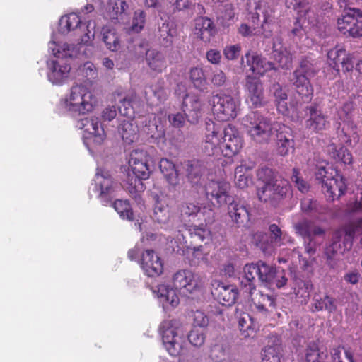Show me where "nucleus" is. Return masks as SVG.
<instances>
[{
    "mask_svg": "<svg viewBox=\"0 0 362 362\" xmlns=\"http://www.w3.org/2000/svg\"><path fill=\"white\" fill-rule=\"evenodd\" d=\"M205 145L204 151L209 155H214L218 151L220 144L219 133L222 129L219 124L211 119H206L204 124Z\"/></svg>",
    "mask_w": 362,
    "mask_h": 362,
    "instance_id": "a211bd4d",
    "label": "nucleus"
},
{
    "mask_svg": "<svg viewBox=\"0 0 362 362\" xmlns=\"http://www.w3.org/2000/svg\"><path fill=\"white\" fill-rule=\"evenodd\" d=\"M146 133L150 136L155 139H160L165 137V129L161 124H156V122L150 124L147 127Z\"/></svg>",
    "mask_w": 362,
    "mask_h": 362,
    "instance_id": "e2e57ef3",
    "label": "nucleus"
},
{
    "mask_svg": "<svg viewBox=\"0 0 362 362\" xmlns=\"http://www.w3.org/2000/svg\"><path fill=\"white\" fill-rule=\"evenodd\" d=\"M296 286L298 287L296 294L300 295L306 300L310 298V293L313 289V285L310 280L295 279Z\"/></svg>",
    "mask_w": 362,
    "mask_h": 362,
    "instance_id": "864d4df0",
    "label": "nucleus"
},
{
    "mask_svg": "<svg viewBox=\"0 0 362 362\" xmlns=\"http://www.w3.org/2000/svg\"><path fill=\"white\" fill-rule=\"evenodd\" d=\"M257 177L258 180L262 181V185L272 183L276 180H281V178H276L272 169L267 167L259 168L257 170Z\"/></svg>",
    "mask_w": 362,
    "mask_h": 362,
    "instance_id": "6e6d98bb",
    "label": "nucleus"
},
{
    "mask_svg": "<svg viewBox=\"0 0 362 362\" xmlns=\"http://www.w3.org/2000/svg\"><path fill=\"white\" fill-rule=\"evenodd\" d=\"M258 280L266 286H272L273 280L276 276V267L259 260L257 262Z\"/></svg>",
    "mask_w": 362,
    "mask_h": 362,
    "instance_id": "e433bc0d",
    "label": "nucleus"
},
{
    "mask_svg": "<svg viewBox=\"0 0 362 362\" xmlns=\"http://www.w3.org/2000/svg\"><path fill=\"white\" fill-rule=\"evenodd\" d=\"M291 179L299 191L305 193L309 190V185L299 175V171L293 168Z\"/></svg>",
    "mask_w": 362,
    "mask_h": 362,
    "instance_id": "680f3d73",
    "label": "nucleus"
},
{
    "mask_svg": "<svg viewBox=\"0 0 362 362\" xmlns=\"http://www.w3.org/2000/svg\"><path fill=\"white\" fill-rule=\"evenodd\" d=\"M305 35V30L300 20L297 19L291 28L289 36L293 38V40L297 42L298 40L300 39Z\"/></svg>",
    "mask_w": 362,
    "mask_h": 362,
    "instance_id": "774afa93",
    "label": "nucleus"
},
{
    "mask_svg": "<svg viewBox=\"0 0 362 362\" xmlns=\"http://www.w3.org/2000/svg\"><path fill=\"white\" fill-rule=\"evenodd\" d=\"M291 186L286 180H276L272 183L259 185L257 189V195L262 202L276 206L286 196Z\"/></svg>",
    "mask_w": 362,
    "mask_h": 362,
    "instance_id": "423d86ee",
    "label": "nucleus"
},
{
    "mask_svg": "<svg viewBox=\"0 0 362 362\" xmlns=\"http://www.w3.org/2000/svg\"><path fill=\"white\" fill-rule=\"evenodd\" d=\"M283 356L281 340L276 336H272L264 349L262 362H281Z\"/></svg>",
    "mask_w": 362,
    "mask_h": 362,
    "instance_id": "c756f323",
    "label": "nucleus"
},
{
    "mask_svg": "<svg viewBox=\"0 0 362 362\" xmlns=\"http://www.w3.org/2000/svg\"><path fill=\"white\" fill-rule=\"evenodd\" d=\"M241 51V46L238 44L228 45L223 49V54L228 60H235L238 58Z\"/></svg>",
    "mask_w": 362,
    "mask_h": 362,
    "instance_id": "338daca9",
    "label": "nucleus"
},
{
    "mask_svg": "<svg viewBox=\"0 0 362 362\" xmlns=\"http://www.w3.org/2000/svg\"><path fill=\"white\" fill-rule=\"evenodd\" d=\"M303 117H307L305 127L314 132H320L327 129L329 122L327 115L322 113L319 106L314 103L305 107Z\"/></svg>",
    "mask_w": 362,
    "mask_h": 362,
    "instance_id": "f8f14e48",
    "label": "nucleus"
},
{
    "mask_svg": "<svg viewBox=\"0 0 362 362\" xmlns=\"http://www.w3.org/2000/svg\"><path fill=\"white\" fill-rule=\"evenodd\" d=\"M256 276H258L257 262L246 264L243 267V276L241 281V286L245 289V291L248 292L250 294H252V291L256 290Z\"/></svg>",
    "mask_w": 362,
    "mask_h": 362,
    "instance_id": "2f4dec72",
    "label": "nucleus"
},
{
    "mask_svg": "<svg viewBox=\"0 0 362 362\" xmlns=\"http://www.w3.org/2000/svg\"><path fill=\"white\" fill-rule=\"evenodd\" d=\"M263 23L260 28H252L245 23H243L238 28L239 33L243 37H251L257 34H262L265 37H269L272 35V30L270 28V16L267 12L262 11Z\"/></svg>",
    "mask_w": 362,
    "mask_h": 362,
    "instance_id": "c85d7f7f",
    "label": "nucleus"
},
{
    "mask_svg": "<svg viewBox=\"0 0 362 362\" xmlns=\"http://www.w3.org/2000/svg\"><path fill=\"white\" fill-rule=\"evenodd\" d=\"M272 54L281 68L288 69L292 66L293 54L289 47L283 45L280 37L273 39Z\"/></svg>",
    "mask_w": 362,
    "mask_h": 362,
    "instance_id": "412c9836",
    "label": "nucleus"
},
{
    "mask_svg": "<svg viewBox=\"0 0 362 362\" xmlns=\"http://www.w3.org/2000/svg\"><path fill=\"white\" fill-rule=\"evenodd\" d=\"M339 30L352 37H362V12L358 8H345L337 19Z\"/></svg>",
    "mask_w": 362,
    "mask_h": 362,
    "instance_id": "0eeeda50",
    "label": "nucleus"
},
{
    "mask_svg": "<svg viewBox=\"0 0 362 362\" xmlns=\"http://www.w3.org/2000/svg\"><path fill=\"white\" fill-rule=\"evenodd\" d=\"M214 28L213 21L207 17H199L195 19V35L203 41H209Z\"/></svg>",
    "mask_w": 362,
    "mask_h": 362,
    "instance_id": "c9c22d12",
    "label": "nucleus"
},
{
    "mask_svg": "<svg viewBox=\"0 0 362 362\" xmlns=\"http://www.w3.org/2000/svg\"><path fill=\"white\" fill-rule=\"evenodd\" d=\"M117 130L126 144H130L139 137V128L134 121L124 119L118 126Z\"/></svg>",
    "mask_w": 362,
    "mask_h": 362,
    "instance_id": "f704fd0d",
    "label": "nucleus"
},
{
    "mask_svg": "<svg viewBox=\"0 0 362 362\" xmlns=\"http://www.w3.org/2000/svg\"><path fill=\"white\" fill-rule=\"evenodd\" d=\"M146 179L137 176L133 172L132 173H129L125 180L124 187L129 194L136 199L139 193L144 190L145 187L142 181Z\"/></svg>",
    "mask_w": 362,
    "mask_h": 362,
    "instance_id": "58836bf2",
    "label": "nucleus"
},
{
    "mask_svg": "<svg viewBox=\"0 0 362 362\" xmlns=\"http://www.w3.org/2000/svg\"><path fill=\"white\" fill-rule=\"evenodd\" d=\"M276 151L281 156L288 155L294 150V136L292 129L283 124H280L274 134Z\"/></svg>",
    "mask_w": 362,
    "mask_h": 362,
    "instance_id": "2eb2a0df",
    "label": "nucleus"
},
{
    "mask_svg": "<svg viewBox=\"0 0 362 362\" xmlns=\"http://www.w3.org/2000/svg\"><path fill=\"white\" fill-rule=\"evenodd\" d=\"M303 24L307 23L308 25H310V28H321L318 16L313 11H307L303 17Z\"/></svg>",
    "mask_w": 362,
    "mask_h": 362,
    "instance_id": "0e129e2a",
    "label": "nucleus"
},
{
    "mask_svg": "<svg viewBox=\"0 0 362 362\" xmlns=\"http://www.w3.org/2000/svg\"><path fill=\"white\" fill-rule=\"evenodd\" d=\"M163 83V82L158 81L149 87V91H145L147 100L151 98V96H148V93H152L158 103H163L167 99V91Z\"/></svg>",
    "mask_w": 362,
    "mask_h": 362,
    "instance_id": "603ef678",
    "label": "nucleus"
},
{
    "mask_svg": "<svg viewBox=\"0 0 362 362\" xmlns=\"http://www.w3.org/2000/svg\"><path fill=\"white\" fill-rule=\"evenodd\" d=\"M296 233L303 239L305 252L314 255L322 243L326 230L308 219H303L293 225Z\"/></svg>",
    "mask_w": 362,
    "mask_h": 362,
    "instance_id": "20e7f679",
    "label": "nucleus"
},
{
    "mask_svg": "<svg viewBox=\"0 0 362 362\" xmlns=\"http://www.w3.org/2000/svg\"><path fill=\"white\" fill-rule=\"evenodd\" d=\"M146 14L141 10H137L134 12L132 29L136 33H139L144 27Z\"/></svg>",
    "mask_w": 362,
    "mask_h": 362,
    "instance_id": "bf43d9fd",
    "label": "nucleus"
},
{
    "mask_svg": "<svg viewBox=\"0 0 362 362\" xmlns=\"http://www.w3.org/2000/svg\"><path fill=\"white\" fill-rule=\"evenodd\" d=\"M129 165L132 172L141 178H148L153 169L151 156L143 148L134 149L131 152Z\"/></svg>",
    "mask_w": 362,
    "mask_h": 362,
    "instance_id": "1a4fd4ad",
    "label": "nucleus"
},
{
    "mask_svg": "<svg viewBox=\"0 0 362 362\" xmlns=\"http://www.w3.org/2000/svg\"><path fill=\"white\" fill-rule=\"evenodd\" d=\"M271 90L275 98L278 110L284 115L287 114L288 108L286 103V92L282 89L281 85L278 83L272 85Z\"/></svg>",
    "mask_w": 362,
    "mask_h": 362,
    "instance_id": "49530a36",
    "label": "nucleus"
},
{
    "mask_svg": "<svg viewBox=\"0 0 362 362\" xmlns=\"http://www.w3.org/2000/svg\"><path fill=\"white\" fill-rule=\"evenodd\" d=\"M189 341L194 346L199 347L205 341V334L202 329L194 327L187 335Z\"/></svg>",
    "mask_w": 362,
    "mask_h": 362,
    "instance_id": "4d7b16f0",
    "label": "nucleus"
},
{
    "mask_svg": "<svg viewBox=\"0 0 362 362\" xmlns=\"http://www.w3.org/2000/svg\"><path fill=\"white\" fill-rule=\"evenodd\" d=\"M329 65L339 71V64H341L344 71L349 72L354 69V57L347 53L341 46H336L327 52Z\"/></svg>",
    "mask_w": 362,
    "mask_h": 362,
    "instance_id": "f3484780",
    "label": "nucleus"
},
{
    "mask_svg": "<svg viewBox=\"0 0 362 362\" xmlns=\"http://www.w3.org/2000/svg\"><path fill=\"white\" fill-rule=\"evenodd\" d=\"M180 217L184 221H189L194 217L202 216L206 225L214 223L215 220L214 211L209 208H202L198 204L191 202H183L179 206Z\"/></svg>",
    "mask_w": 362,
    "mask_h": 362,
    "instance_id": "4468645a",
    "label": "nucleus"
},
{
    "mask_svg": "<svg viewBox=\"0 0 362 362\" xmlns=\"http://www.w3.org/2000/svg\"><path fill=\"white\" fill-rule=\"evenodd\" d=\"M212 286L211 293L220 303L228 306L235 303L238 297L237 288L219 281H214Z\"/></svg>",
    "mask_w": 362,
    "mask_h": 362,
    "instance_id": "aec40b11",
    "label": "nucleus"
},
{
    "mask_svg": "<svg viewBox=\"0 0 362 362\" xmlns=\"http://www.w3.org/2000/svg\"><path fill=\"white\" fill-rule=\"evenodd\" d=\"M227 204L228 214L237 227L244 226L249 222V211L243 203L233 197Z\"/></svg>",
    "mask_w": 362,
    "mask_h": 362,
    "instance_id": "b1692460",
    "label": "nucleus"
},
{
    "mask_svg": "<svg viewBox=\"0 0 362 362\" xmlns=\"http://www.w3.org/2000/svg\"><path fill=\"white\" fill-rule=\"evenodd\" d=\"M315 74L314 61L308 57H304L290 77V81L296 92L305 101H310L312 98L313 88L310 83V78L313 77Z\"/></svg>",
    "mask_w": 362,
    "mask_h": 362,
    "instance_id": "7ed1b4c3",
    "label": "nucleus"
},
{
    "mask_svg": "<svg viewBox=\"0 0 362 362\" xmlns=\"http://www.w3.org/2000/svg\"><path fill=\"white\" fill-rule=\"evenodd\" d=\"M230 183L226 181H211L205 187L206 195L214 205L227 204L233 198L229 194Z\"/></svg>",
    "mask_w": 362,
    "mask_h": 362,
    "instance_id": "9b49d317",
    "label": "nucleus"
},
{
    "mask_svg": "<svg viewBox=\"0 0 362 362\" xmlns=\"http://www.w3.org/2000/svg\"><path fill=\"white\" fill-rule=\"evenodd\" d=\"M340 348L333 349L331 351L333 362H354L353 354L349 350Z\"/></svg>",
    "mask_w": 362,
    "mask_h": 362,
    "instance_id": "5fc2aeb1",
    "label": "nucleus"
},
{
    "mask_svg": "<svg viewBox=\"0 0 362 362\" xmlns=\"http://www.w3.org/2000/svg\"><path fill=\"white\" fill-rule=\"evenodd\" d=\"M223 134L218 149H221L224 156L232 157L242 148V139L238 131L230 124L223 128Z\"/></svg>",
    "mask_w": 362,
    "mask_h": 362,
    "instance_id": "9d476101",
    "label": "nucleus"
},
{
    "mask_svg": "<svg viewBox=\"0 0 362 362\" xmlns=\"http://www.w3.org/2000/svg\"><path fill=\"white\" fill-rule=\"evenodd\" d=\"M189 78L195 88L202 91L207 88L206 78L202 68H192L189 71Z\"/></svg>",
    "mask_w": 362,
    "mask_h": 362,
    "instance_id": "09e8293b",
    "label": "nucleus"
},
{
    "mask_svg": "<svg viewBox=\"0 0 362 362\" xmlns=\"http://www.w3.org/2000/svg\"><path fill=\"white\" fill-rule=\"evenodd\" d=\"M186 171L187 179L192 185L202 184L205 173V166L199 160L188 161L186 164Z\"/></svg>",
    "mask_w": 362,
    "mask_h": 362,
    "instance_id": "473e14b6",
    "label": "nucleus"
},
{
    "mask_svg": "<svg viewBox=\"0 0 362 362\" xmlns=\"http://www.w3.org/2000/svg\"><path fill=\"white\" fill-rule=\"evenodd\" d=\"M305 358L307 362H320L322 355L319 352V349L315 343H310L305 353Z\"/></svg>",
    "mask_w": 362,
    "mask_h": 362,
    "instance_id": "052dcab7",
    "label": "nucleus"
},
{
    "mask_svg": "<svg viewBox=\"0 0 362 362\" xmlns=\"http://www.w3.org/2000/svg\"><path fill=\"white\" fill-rule=\"evenodd\" d=\"M175 323V320H171L164 322L161 325L163 343L172 356L180 354L182 347L180 337L172 327Z\"/></svg>",
    "mask_w": 362,
    "mask_h": 362,
    "instance_id": "dca6fc26",
    "label": "nucleus"
},
{
    "mask_svg": "<svg viewBox=\"0 0 362 362\" xmlns=\"http://www.w3.org/2000/svg\"><path fill=\"white\" fill-rule=\"evenodd\" d=\"M173 287L184 294L192 293L198 286L194 274L189 270H180L173 278Z\"/></svg>",
    "mask_w": 362,
    "mask_h": 362,
    "instance_id": "5701e85b",
    "label": "nucleus"
},
{
    "mask_svg": "<svg viewBox=\"0 0 362 362\" xmlns=\"http://www.w3.org/2000/svg\"><path fill=\"white\" fill-rule=\"evenodd\" d=\"M246 62L250 70L256 74L262 76L266 71L276 70L274 64L261 57L255 52H247L245 54Z\"/></svg>",
    "mask_w": 362,
    "mask_h": 362,
    "instance_id": "cd10ccee",
    "label": "nucleus"
},
{
    "mask_svg": "<svg viewBox=\"0 0 362 362\" xmlns=\"http://www.w3.org/2000/svg\"><path fill=\"white\" fill-rule=\"evenodd\" d=\"M141 265L145 273L149 276H158L162 273L163 269L160 257L151 250H146L143 252Z\"/></svg>",
    "mask_w": 362,
    "mask_h": 362,
    "instance_id": "a878e982",
    "label": "nucleus"
},
{
    "mask_svg": "<svg viewBox=\"0 0 362 362\" xmlns=\"http://www.w3.org/2000/svg\"><path fill=\"white\" fill-rule=\"evenodd\" d=\"M49 49L53 55L58 58H71L78 53L77 47L75 45L67 43L60 45H55V42H52Z\"/></svg>",
    "mask_w": 362,
    "mask_h": 362,
    "instance_id": "a18cd8bd",
    "label": "nucleus"
},
{
    "mask_svg": "<svg viewBox=\"0 0 362 362\" xmlns=\"http://www.w3.org/2000/svg\"><path fill=\"white\" fill-rule=\"evenodd\" d=\"M280 124L258 112H252L243 119V124L250 138L259 144H267L273 140Z\"/></svg>",
    "mask_w": 362,
    "mask_h": 362,
    "instance_id": "f03ea898",
    "label": "nucleus"
},
{
    "mask_svg": "<svg viewBox=\"0 0 362 362\" xmlns=\"http://www.w3.org/2000/svg\"><path fill=\"white\" fill-rule=\"evenodd\" d=\"M128 8V5L123 0H108L106 6V15L110 20H117Z\"/></svg>",
    "mask_w": 362,
    "mask_h": 362,
    "instance_id": "a19ab883",
    "label": "nucleus"
},
{
    "mask_svg": "<svg viewBox=\"0 0 362 362\" xmlns=\"http://www.w3.org/2000/svg\"><path fill=\"white\" fill-rule=\"evenodd\" d=\"M322 190L325 194L332 200L340 197L346 190V184L342 175L337 171L330 173V177L325 180Z\"/></svg>",
    "mask_w": 362,
    "mask_h": 362,
    "instance_id": "6ab92c4d",
    "label": "nucleus"
},
{
    "mask_svg": "<svg viewBox=\"0 0 362 362\" xmlns=\"http://www.w3.org/2000/svg\"><path fill=\"white\" fill-rule=\"evenodd\" d=\"M245 88L247 92V97L255 107H260L264 104V89L259 78L247 76Z\"/></svg>",
    "mask_w": 362,
    "mask_h": 362,
    "instance_id": "4be33fe9",
    "label": "nucleus"
},
{
    "mask_svg": "<svg viewBox=\"0 0 362 362\" xmlns=\"http://www.w3.org/2000/svg\"><path fill=\"white\" fill-rule=\"evenodd\" d=\"M47 64L49 69L48 78L53 84H60L68 78L71 70L69 64L54 60Z\"/></svg>",
    "mask_w": 362,
    "mask_h": 362,
    "instance_id": "7c9ffc66",
    "label": "nucleus"
},
{
    "mask_svg": "<svg viewBox=\"0 0 362 362\" xmlns=\"http://www.w3.org/2000/svg\"><path fill=\"white\" fill-rule=\"evenodd\" d=\"M254 242L257 247H259L264 254L271 255L278 247L272 242L269 237V234L262 232H257L253 235Z\"/></svg>",
    "mask_w": 362,
    "mask_h": 362,
    "instance_id": "37998d69",
    "label": "nucleus"
},
{
    "mask_svg": "<svg viewBox=\"0 0 362 362\" xmlns=\"http://www.w3.org/2000/svg\"><path fill=\"white\" fill-rule=\"evenodd\" d=\"M65 103L69 111L83 115L93 110L95 99L86 86L76 85L72 86L69 98Z\"/></svg>",
    "mask_w": 362,
    "mask_h": 362,
    "instance_id": "39448f33",
    "label": "nucleus"
},
{
    "mask_svg": "<svg viewBox=\"0 0 362 362\" xmlns=\"http://www.w3.org/2000/svg\"><path fill=\"white\" fill-rule=\"evenodd\" d=\"M189 234L194 242H204L210 240L211 233L209 229L201 226H193L189 229Z\"/></svg>",
    "mask_w": 362,
    "mask_h": 362,
    "instance_id": "3c124183",
    "label": "nucleus"
},
{
    "mask_svg": "<svg viewBox=\"0 0 362 362\" xmlns=\"http://www.w3.org/2000/svg\"><path fill=\"white\" fill-rule=\"evenodd\" d=\"M159 168L170 185H176L178 183V173L173 162L163 158L159 163Z\"/></svg>",
    "mask_w": 362,
    "mask_h": 362,
    "instance_id": "79ce46f5",
    "label": "nucleus"
},
{
    "mask_svg": "<svg viewBox=\"0 0 362 362\" xmlns=\"http://www.w3.org/2000/svg\"><path fill=\"white\" fill-rule=\"evenodd\" d=\"M313 301V312L326 310L329 313H332L337 310V300L328 295L320 296L315 294Z\"/></svg>",
    "mask_w": 362,
    "mask_h": 362,
    "instance_id": "4c0bfd02",
    "label": "nucleus"
},
{
    "mask_svg": "<svg viewBox=\"0 0 362 362\" xmlns=\"http://www.w3.org/2000/svg\"><path fill=\"white\" fill-rule=\"evenodd\" d=\"M300 207L303 213L313 217H317L326 211L325 207L316 200L308 198H305L301 201Z\"/></svg>",
    "mask_w": 362,
    "mask_h": 362,
    "instance_id": "de8ad7c7",
    "label": "nucleus"
},
{
    "mask_svg": "<svg viewBox=\"0 0 362 362\" xmlns=\"http://www.w3.org/2000/svg\"><path fill=\"white\" fill-rule=\"evenodd\" d=\"M112 206L122 218L128 221L134 219V213L127 200L117 199L113 202Z\"/></svg>",
    "mask_w": 362,
    "mask_h": 362,
    "instance_id": "8fccbe9b",
    "label": "nucleus"
},
{
    "mask_svg": "<svg viewBox=\"0 0 362 362\" xmlns=\"http://www.w3.org/2000/svg\"><path fill=\"white\" fill-rule=\"evenodd\" d=\"M239 327L240 331L247 332V335H250L249 331H253L255 327L252 322V317L248 314H244L239 320Z\"/></svg>",
    "mask_w": 362,
    "mask_h": 362,
    "instance_id": "69168bd1",
    "label": "nucleus"
},
{
    "mask_svg": "<svg viewBox=\"0 0 362 362\" xmlns=\"http://www.w3.org/2000/svg\"><path fill=\"white\" fill-rule=\"evenodd\" d=\"M212 111L219 120L228 121L237 115L238 100L224 93H217L211 100Z\"/></svg>",
    "mask_w": 362,
    "mask_h": 362,
    "instance_id": "6e6552de",
    "label": "nucleus"
},
{
    "mask_svg": "<svg viewBox=\"0 0 362 362\" xmlns=\"http://www.w3.org/2000/svg\"><path fill=\"white\" fill-rule=\"evenodd\" d=\"M269 237L278 247L281 246L282 240L284 239L285 233L276 224H271L269 226Z\"/></svg>",
    "mask_w": 362,
    "mask_h": 362,
    "instance_id": "13d9d810",
    "label": "nucleus"
},
{
    "mask_svg": "<svg viewBox=\"0 0 362 362\" xmlns=\"http://www.w3.org/2000/svg\"><path fill=\"white\" fill-rule=\"evenodd\" d=\"M81 23L80 17L76 13H70L62 16L59 22V32L66 34L79 28Z\"/></svg>",
    "mask_w": 362,
    "mask_h": 362,
    "instance_id": "ea45409f",
    "label": "nucleus"
},
{
    "mask_svg": "<svg viewBox=\"0 0 362 362\" xmlns=\"http://www.w3.org/2000/svg\"><path fill=\"white\" fill-rule=\"evenodd\" d=\"M78 127L83 129L86 134L83 135L85 144L88 146V140L100 144L105 137V131L98 118L86 117L78 122Z\"/></svg>",
    "mask_w": 362,
    "mask_h": 362,
    "instance_id": "ddd939ff",
    "label": "nucleus"
},
{
    "mask_svg": "<svg viewBox=\"0 0 362 362\" xmlns=\"http://www.w3.org/2000/svg\"><path fill=\"white\" fill-rule=\"evenodd\" d=\"M351 211H362V192L358 202H355L350 208ZM362 228V218L351 222L343 229L334 232L331 243L325 249V255L328 265L334 268L336 266L339 255H343L346 250L352 247V240L356 233Z\"/></svg>",
    "mask_w": 362,
    "mask_h": 362,
    "instance_id": "f257e3e1",
    "label": "nucleus"
},
{
    "mask_svg": "<svg viewBox=\"0 0 362 362\" xmlns=\"http://www.w3.org/2000/svg\"><path fill=\"white\" fill-rule=\"evenodd\" d=\"M145 59L148 67L153 71L160 73L166 67L164 54L156 49H147Z\"/></svg>",
    "mask_w": 362,
    "mask_h": 362,
    "instance_id": "72a5a7b5",
    "label": "nucleus"
},
{
    "mask_svg": "<svg viewBox=\"0 0 362 362\" xmlns=\"http://www.w3.org/2000/svg\"><path fill=\"white\" fill-rule=\"evenodd\" d=\"M102 35L107 49L112 52H117L120 49V40L115 30L104 27L102 30Z\"/></svg>",
    "mask_w": 362,
    "mask_h": 362,
    "instance_id": "c03bdc74",
    "label": "nucleus"
},
{
    "mask_svg": "<svg viewBox=\"0 0 362 362\" xmlns=\"http://www.w3.org/2000/svg\"><path fill=\"white\" fill-rule=\"evenodd\" d=\"M95 181L96 185L100 187V197L103 202H107L109 201L108 196L115 192L117 183L112 180L108 172L101 170H98Z\"/></svg>",
    "mask_w": 362,
    "mask_h": 362,
    "instance_id": "bb28decb",
    "label": "nucleus"
},
{
    "mask_svg": "<svg viewBox=\"0 0 362 362\" xmlns=\"http://www.w3.org/2000/svg\"><path fill=\"white\" fill-rule=\"evenodd\" d=\"M201 101L197 95H186L182 101V110L187 121L195 124L201 117Z\"/></svg>",
    "mask_w": 362,
    "mask_h": 362,
    "instance_id": "393cba45",
    "label": "nucleus"
}]
</instances>
